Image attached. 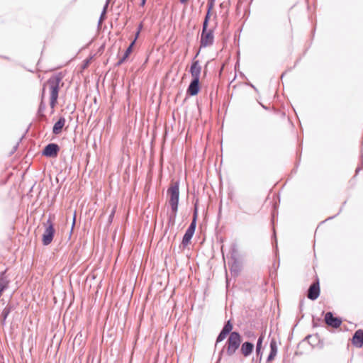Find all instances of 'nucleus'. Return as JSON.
I'll use <instances>...</instances> for the list:
<instances>
[{"label": "nucleus", "mask_w": 363, "mask_h": 363, "mask_svg": "<svg viewBox=\"0 0 363 363\" xmlns=\"http://www.w3.org/2000/svg\"><path fill=\"white\" fill-rule=\"evenodd\" d=\"M65 74L62 72L55 73L50 77L47 80V84L50 89V106L52 108V113L54 112V108L57 104L59 97V91L60 89V83H62V79Z\"/></svg>", "instance_id": "f257e3e1"}, {"label": "nucleus", "mask_w": 363, "mask_h": 363, "mask_svg": "<svg viewBox=\"0 0 363 363\" xmlns=\"http://www.w3.org/2000/svg\"><path fill=\"white\" fill-rule=\"evenodd\" d=\"M199 216V199H196L194 201V211H193V217L191 222L187 229L185 231L184 235H183L182 240L181 242V245L183 248L186 247L191 241V239L195 233L197 220Z\"/></svg>", "instance_id": "f03ea898"}, {"label": "nucleus", "mask_w": 363, "mask_h": 363, "mask_svg": "<svg viewBox=\"0 0 363 363\" xmlns=\"http://www.w3.org/2000/svg\"><path fill=\"white\" fill-rule=\"evenodd\" d=\"M230 269L233 275H238L242 268V258L240 255L236 245H233L230 248V261H228Z\"/></svg>", "instance_id": "7ed1b4c3"}, {"label": "nucleus", "mask_w": 363, "mask_h": 363, "mask_svg": "<svg viewBox=\"0 0 363 363\" xmlns=\"http://www.w3.org/2000/svg\"><path fill=\"white\" fill-rule=\"evenodd\" d=\"M230 269L233 275H238L242 268V258L240 255L236 245H233L230 248V261H228Z\"/></svg>", "instance_id": "20e7f679"}, {"label": "nucleus", "mask_w": 363, "mask_h": 363, "mask_svg": "<svg viewBox=\"0 0 363 363\" xmlns=\"http://www.w3.org/2000/svg\"><path fill=\"white\" fill-rule=\"evenodd\" d=\"M169 197V204L170 209L174 210V208H179V181L174 182L171 184L167 191Z\"/></svg>", "instance_id": "39448f33"}, {"label": "nucleus", "mask_w": 363, "mask_h": 363, "mask_svg": "<svg viewBox=\"0 0 363 363\" xmlns=\"http://www.w3.org/2000/svg\"><path fill=\"white\" fill-rule=\"evenodd\" d=\"M45 230L42 235V243L44 246L49 245L53 240L56 230L55 224L50 217L43 223Z\"/></svg>", "instance_id": "423d86ee"}, {"label": "nucleus", "mask_w": 363, "mask_h": 363, "mask_svg": "<svg viewBox=\"0 0 363 363\" xmlns=\"http://www.w3.org/2000/svg\"><path fill=\"white\" fill-rule=\"evenodd\" d=\"M242 338L240 334L237 331H233L227 340V354L232 356L239 348Z\"/></svg>", "instance_id": "0eeeda50"}, {"label": "nucleus", "mask_w": 363, "mask_h": 363, "mask_svg": "<svg viewBox=\"0 0 363 363\" xmlns=\"http://www.w3.org/2000/svg\"><path fill=\"white\" fill-rule=\"evenodd\" d=\"M214 43V28H202L201 40H200V48H204L211 46Z\"/></svg>", "instance_id": "6e6552de"}, {"label": "nucleus", "mask_w": 363, "mask_h": 363, "mask_svg": "<svg viewBox=\"0 0 363 363\" xmlns=\"http://www.w3.org/2000/svg\"><path fill=\"white\" fill-rule=\"evenodd\" d=\"M60 151V147L58 144L50 143L43 147L41 154L46 157L55 158L58 155Z\"/></svg>", "instance_id": "1a4fd4ad"}, {"label": "nucleus", "mask_w": 363, "mask_h": 363, "mask_svg": "<svg viewBox=\"0 0 363 363\" xmlns=\"http://www.w3.org/2000/svg\"><path fill=\"white\" fill-rule=\"evenodd\" d=\"M200 50H199L194 57L192 60L191 65L190 66L189 72L191 75V79H200V75L201 72V66L199 65V61L196 60V57L199 55Z\"/></svg>", "instance_id": "9d476101"}, {"label": "nucleus", "mask_w": 363, "mask_h": 363, "mask_svg": "<svg viewBox=\"0 0 363 363\" xmlns=\"http://www.w3.org/2000/svg\"><path fill=\"white\" fill-rule=\"evenodd\" d=\"M233 325L231 321V320H228L226 322H225L223 328L221 329L220 332L219 333L218 335L216 337V346L223 340H224L226 337L233 332Z\"/></svg>", "instance_id": "9b49d317"}, {"label": "nucleus", "mask_w": 363, "mask_h": 363, "mask_svg": "<svg viewBox=\"0 0 363 363\" xmlns=\"http://www.w3.org/2000/svg\"><path fill=\"white\" fill-rule=\"evenodd\" d=\"M201 91L200 79H191L187 89L186 95L194 96Z\"/></svg>", "instance_id": "f8f14e48"}, {"label": "nucleus", "mask_w": 363, "mask_h": 363, "mask_svg": "<svg viewBox=\"0 0 363 363\" xmlns=\"http://www.w3.org/2000/svg\"><path fill=\"white\" fill-rule=\"evenodd\" d=\"M325 320L326 323L333 328H338L342 323L340 318L333 317L332 313L328 312L325 315Z\"/></svg>", "instance_id": "ddd939ff"}, {"label": "nucleus", "mask_w": 363, "mask_h": 363, "mask_svg": "<svg viewBox=\"0 0 363 363\" xmlns=\"http://www.w3.org/2000/svg\"><path fill=\"white\" fill-rule=\"evenodd\" d=\"M66 120L65 117L60 116L59 119L55 123L52 127V133L58 135L62 133L63 127L65 125Z\"/></svg>", "instance_id": "4468645a"}, {"label": "nucleus", "mask_w": 363, "mask_h": 363, "mask_svg": "<svg viewBox=\"0 0 363 363\" xmlns=\"http://www.w3.org/2000/svg\"><path fill=\"white\" fill-rule=\"evenodd\" d=\"M320 294V288L318 283H314L313 284L309 289L308 293V298L311 300H315Z\"/></svg>", "instance_id": "2eb2a0df"}, {"label": "nucleus", "mask_w": 363, "mask_h": 363, "mask_svg": "<svg viewBox=\"0 0 363 363\" xmlns=\"http://www.w3.org/2000/svg\"><path fill=\"white\" fill-rule=\"evenodd\" d=\"M352 343L357 347H361L363 345V330H358L355 332L353 338Z\"/></svg>", "instance_id": "dca6fc26"}, {"label": "nucleus", "mask_w": 363, "mask_h": 363, "mask_svg": "<svg viewBox=\"0 0 363 363\" xmlns=\"http://www.w3.org/2000/svg\"><path fill=\"white\" fill-rule=\"evenodd\" d=\"M177 212L178 208H174V210L170 209V213L168 216L167 227L165 231H167L169 228L174 225Z\"/></svg>", "instance_id": "f3484780"}, {"label": "nucleus", "mask_w": 363, "mask_h": 363, "mask_svg": "<svg viewBox=\"0 0 363 363\" xmlns=\"http://www.w3.org/2000/svg\"><path fill=\"white\" fill-rule=\"evenodd\" d=\"M45 91V85L44 84L43 90H42L41 101H40V103L39 104V106H38V108L37 111V116L43 115L44 113L43 112L46 108L45 104L43 101Z\"/></svg>", "instance_id": "a211bd4d"}, {"label": "nucleus", "mask_w": 363, "mask_h": 363, "mask_svg": "<svg viewBox=\"0 0 363 363\" xmlns=\"http://www.w3.org/2000/svg\"><path fill=\"white\" fill-rule=\"evenodd\" d=\"M6 271L4 270L0 273V287L7 289L9 284V280L6 276Z\"/></svg>", "instance_id": "6ab92c4d"}, {"label": "nucleus", "mask_w": 363, "mask_h": 363, "mask_svg": "<svg viewBox=\"0 0 363 363\" xmlns=\"http://www.w3.org/2000/svg\"><path fill=\"white\" fill-rule=\"evenodd\" d=\"M270 348H271V352H270V354H269V355L268 357V360L269 361L272 360L274 358V357L276 356L277 352V342H276V341L274 340H272L271 341Z\"/></svg>", "instance_id": "aec40b11"}, {"label": "nucleus", "mask_w": 363, "mask_h": 363, "mask_svg": "<svg viewBox=\"0 0 363 363\" xmlns=\"http://www.w3.org/2000/svg\"><path fill=\"white\" fill-rule=\"evenodd\" d=\"M241 352L245 357L250 355V340L244 342L241 347Z\"/></svg>", "instance_id": "412c9836"}, {"label": "nucleus", "mask_w": 363, "mask_h": 363, "mask_svg": "<svg viewBox=\"0 0 363 363\" xmlns=\"http://www.w3.org/2000/svg\"><path fill=\"white\" fill-rule=\"evenodd\" d=\"M135 45V42L134 41H131V43H130V45H128V47L126 48V50H125L123 55L122 57H125L126 60L128 59L130 55L133 52V47Z\"/></svg>", "instance_id": "4be33fe9"}, {"label": "nucleus", "mask_w": 363, "mask_h": 363, "mask_svg": "<svg viewBox=\"0 0 363 363\" xmlns=\"http://www.w3.org/2000/svg\"><path fill=\"white\" fill-rule=\"evenodd\" d=\"M211 16V11L207 9V11L205 15L204 20H203V22L202 24V28H204V29H206V28H208Z\"/></svg>", "instance_id": "5701e85b"}, {"label": "nucleus", "mask_w": 363, "mask_h": 363, "mask_svg": "<svg viewBox=\"0 0 363 363\" xmlns=\"http://www.w3.org/2000/svg\"><path fill=\"white\" fill-rule=\"evenodd\" d=\"M9 315V313H6L5 311H2L1 313V315H0L1 324L2 325H6V318H8Z\"/></svg>", "instance_id": "b1692460"}, {"label": "nucleus", "mask_w": 363, "mask_h": 363, "mask_svg": "<svg viewBox=\"0 0 363 363\" xmlns=\"http://www.w3.org/2000/svg\"><path fill=\"white\" fill-rule=\"evenodd\" d=\"M15 309V306L13 304L8 303L6 307L4 308V311L10 314V313Z\"/></svg>", "instance_id": "393cba45"}, {"label": "nucleus", "mask_w": 363, "mask_h": 363, "mask_svg": "<svg viewBox=\"0 0 363 363\" xmlns=\"http://www.w3.org/2000/svg\"><path fill=\"white\" fill-rule=\"evenodd\" d=\"M15 309V306L13 304L8 303L6 307L4 308V311L10 314V313Z\"/></svg>", "instance_id": "a878e982"}, {"label": "nucleus", "mask_w": 363, "mask_h": 363, "mask_svg": "<svg viewBox=\"0 0 363 363\" xmlns=\"http://www.w3.org/2000/svg\"><path fill=\"white\" fill-rule=\"evenodd\" d=\"M15 309V306L13 304L8 303L6 307L4 308V311L10 314V313Z\"/></svg>", "instance_id": "bb28decb"}, {"label": "nucleus", "mask_w": 363, "mask_h": 363, "mask_svg": "<svg viewBox=\"0 0 363 363\" xmlns=\"http://www.w3.org/2000/svg\"><path fill=\"white\" fill-rule=\"evenodd\" d=\"M106 18V11H101V13L100 15L99 22H98V28H99L101 26V22L104 21Z\"/></svg>", "instance_id": "cd10ccee"}, {"label": "nucleus", "mask_w": 363, "mask_h": 363, "mask_svg": "<svg viewBox=\"0 0 363 363\" xmlns=\"http://www.w3.org/2000/svg\"><path fill=\"white\" fill-rule=\"evenodd\" d=\"M115 213H116V208H113L110 213V215L108 216V225H111V223L113 222V217H114V215H115Z\"/></svg>", "instance_id": "c85d7f7f"}, {"label": "nucleus", "mask_w": 363, "mask_h": 363, "mask_svg": "<svg viewBox=\"0 0 363 363\" xmlns=\"http://www.w3.org/2000/svg\"><path fill=\"white\" fill-rule=\"evenodd\" d=\"M262 342V337H259L258 339L257 343V348H256L257 355H259L260 353Z\"/></svg>", "instance_id": "c756f323"}, {"label": "nucleus", "mask_w": 363, "mask_h": 363, "mask_svg": "<svg viewBox=\"0 0 363 363\" xmlns=\"http://www.w3.org/2000/svg\"><path fill=\"white\" fill-rule=\"evenodd\" d=\"M142 28H143V24H142V23H140V24L138 26V30H137V31H136V33H135V38H134V39L132 40V41H134V42H135V43H136V40H137V39H138V37H139V35H140V30H141Z\"/></svg>", "instance_id": "7c9ffc66"}, {"label": "nucleus", "mask_w": 363, "mask_h": 363, "mask_svg": "<svg viewBox=\"0 0 363 363\" xmlns=\"http://www.w3.org/2000/svg\"><path fill=\"white\" fill-rule=\"evenodd\" d=\"M216 0H208L207 9L212 11L214 7Z\"/></svg>", "instance_id": "2f4dec72"}, {"label": "nucleus", "mask_w": 363, "mask_h": 363, "mask_svg": "<svg viewBox=\"0 0 363 363\" xmlns=\"http://www.w3.org/2000/svg\"><path fill=\"white\" fill-rule=\"evenodd\" d=\"M127 60L123 57H121L118 61L116 62V66L118 67V66H121L123 63H124Z\"/></svg>", "instance_id": "473e14b6"}, {"label": "nucleus", "mask_w": 363, "mask_h": 363, "mask_svg": "<svg viewBox=\"0 0 363 363\" xmlns=\"http://www.w3.org/2000/svg\"><path fill=\"white\" fill-rule=\"evenodd\" d=\"M223 352H224V347L220 351L219 354H218V358L216 363H219L220 362Z\"/></svg>", "instance_id": "72a5a7b5"}, {"label": "nucleus", "mask_w": 363, "mask_h": 363, "mask_svg": "<svg viewBox=\"0 0 363 363\" xmlns=\"http://www.w3.org/2000/svg\"><path fill=\"white\" fill-rule=\"evenodd\" d=\"M38 118H40V120L47 121L48 118L47 116L43 113V115L38 116Z\"/></svg>", "instance_id": "f704fd0d"}, {"label": "nucleus", "mask_w": 363, "mask_h": 363, "mask_svg": "<svg viewBox=\"0 0 363 363\" xmlns=\"http://www.w3.org/2000/svg\"><path fill=\"white\" fill-rule=\"evenodd\" d=\"M108 5V1H106L105 5H104V7H103V10H102V11H106V12Z\"/></svg>", "instance_id": "c9c22d12"}, {"label": "nucleus", "mask_w": 363, "mask_h": 363, "mask_svg": "<svg viewBox=\"0 0 363 363\" xmlns=\"http://www.w3.org/2000/svg\"><path fill=\"white\" fill-rule=\"evenodd\" d=\"M147 0H140V6L143 7L146 4Z\"/></svg>", "instance_id": "e433bc0d"}, {"label": "nucleus", "mask_w": 363, "mask_h": 363, "mask_svg": "<svg viewBox=\"0 0 363 363\" xmlns=\"http://www.w3.org/2000/svg\"><path fill=\"white\" fill-rule=\"evenodd\" d=\"M6 289H5L3 287H0V297L2 296L3 293L6 291Z\"/></svg>", "instance_id": "4c0bfd02"}, {"label": "nucleus", "mask_w": 363, "mask_h": 363, "mask_svg": "<svg viewBox=\"0 0 363 363\" xmlns=\"http://www.w3.org/2000/svg\"><path fill=\"white\" fill-rule=\"evenodd\" d=\"M220 214H221V206H220V208H219V211H218V218H220Z\"/></svg>", "instance_id": "58836bf2"}, {"label": "nucleus", "mask_w": 363, "mask_h": 363, "mask_svg": "<svg viewBox=\"0 0 363 363\" xmlns=\"http://www.w3.org/2000/svg\"><path fill=\"white\" fill-rule=\"evenodd\" d=\"M89 63V60H86L84 62V67H86L88 65V64Z\"/></svg>", "instance_id": "ea45409f"}, {"label": "nucleus", "mask_w": 363, "mask_h": 363, "mask_svg": "<svg viewBox=\"0 0 363 363\" xmlns=\"http://www.w3.org/2000/svg\"><path fill=\"white\" fill-rule=\"evenodd\" d=\"M18 143H17L14 147H13V150L12 151V152H13L14 151L16 150L17 147H18Z\"/></svg>", "instance_id": "a19ab883"}, {"label": "nucleus", "mask_w": 363, "mask_h": 363, "mask_svg": "<svg viewBox=\"0 0 363 363\" xmlns=\"http://www.w3.org/2000/svg\"><path fill=\"white\" fill-rule=\"evenodd\" d=\"M189 0H179L181 4H186Z\"/></svg>", "instance_id": "79ce46f5"}, {"label": "nucleus", "mask_w": 363, "mask_h": 363, "mask_svg": "<svg viewBox=\"0 0 363 363\" xmlns=\"http://www.w3.org/2000/svg\"><path fill=\"white\" fill-rule=\"evenodd\" d=\"M2 57H4V59H6V60H9V57H6V56H3Z\"/></svg>", "instance_id": "37998d69"}, {"label": "nucleus", "mask_w": 363, "mask_h": 363, "mask_svg": "<svg viewBox=\"0 0 363 363\" xmlns=\"http://www.w3.org/2000/svg\"><path fill=\"white\" fill-rule=\"evenodd\" d=\"M74 223H75V218H74V220H73V224H72V227L74 226Z\"/></svg>", "instance_id": "c03bdc74"}, {"label": "nucleus", "mask_w": 363, "mask_h": 363, "mask_svg": "<svg viewBox=\"0 0 363 363\" xmlns=\"http://www.w3.org/2000/svg\"><path fill=\"white\" fill-rule=\"evenodd\" d=\"M252 347H253V346H252V345L251 344V346H250L251 351L252 350Z\"/></svg>", "instance_id": "a18cd8bd"}]
</instances>
